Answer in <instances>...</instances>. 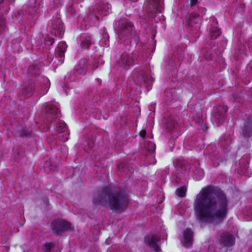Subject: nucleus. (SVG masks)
<instances>
[{
    "mask_svg": "<svg viewBox=\"0 0 252 252\" xmlns=\"http://www.w3.org/2000/svg\"><path fill=\"white\" fill-rule=\"evenodd\" d=\"M198 17V15L196 13H192L189 15L188 18L189 24L190 26H191L194 23H196V22H194V20H195Z\"/></svg>",
    "mask_w": 252,
    "mask_h": 252,
    "instance_id": "nucleus-29",
    "label": "nucleus"
},
{
    "mask_svg": "<svg viewBox=\"0 0 252 252\" xmlns=\"http://www.w3.org/2000/svg\"><path fill=\"white\" fill-rule=\"evenodd\" d=\"M98 1L91 8V16H94L96 20H99L100 17L106 15L109 13L111 6L103 0H96Z\"/></svg>",
    "mask_w": 252,
    "mask_h": 252,
    "instance_id": "nucleus-4",
    "label": "nucleus"
},
{
    "mask_svg": "<svg viewBox=\"0 0 252 252\" xmlns=\"http://www.w3.org/2000/svg\"><path fill=\"white\" fill-rule=\"evenodd\" d=\"M66 48V45L65 44H61L56 50V54L60 58L63 57Z\"/></svg>",
    "mask_w": 252,
    "mask_h": 252,
    "instance_id": "nucleus-20",
    "label": "nucleus"
},
{
    "mask_svg": "<svg viewBox=\"0 0 252 252\" xmlns=\"http://www.w3.org/2000/svg\"><path fill=\"white\" fill-rule=\"evenodd\" d=\"M32 87H28L25 89L23 93L25 94L26 97H30L32 95Z\"/></svg>",
    "mask_w": 252,
    "mask_h": 252,
    "instance_id": "nucleus-31",
    "label": "nucleus"
},
{
    "mask_svg": "<svg viewBox=\"0 0 252 252\" xmlns=\"http://www.w3.org/2000/svg\"><path fill=\"white\" fill-rule=\"evenodd\" d=\"M194 119V120L197 122V123H199L201 121L200 119V118H197L196 119H195V118Z\"/></svg>",
    "mask_w": 252,
    "mask_h": 252,
    "instance_id": "nucleus-38",
    "label": "nucleus"
},
{
    "mask_svg": "<svg viewBox=\"0 0 252 252\" xmlns=\"http://www.w3.org/2000/svg\"><path fill=\"white\" fill-rule=\"evenodd\" d=\"M88 60L82 58L80 59L74 66L73 73L75 76L84 75L88 70Z\"/></svg>",
    "mask_w": 252,
    "mask_h": 252,
    "instance_id": "nucleus-10",
    "label": "nucleus"
},
{
    "mask_svg": "<svg viewBox=\"0 0 252 252\" xmlns=\"http://www.w3.org/2000/svg\"><path fill=\"white\" fill-rule=\"evenodd\" d=\"M92 44L91 38L90 37H85L81 42V47L84 49H88L89 48Z\"/></svg>",
    "mask_w": 252,
    "mask_h": 252,
    "instance_id": "nucleus-21",
    "label": "nucleus"
},
{
    "mask_svg": "<svg viewBox=\"0 0 252 252\" xmlns=\"http://www.w3.org/2000/svg\"><path fill=\"white\" fill-rule=\"evenodd\" d=\"M47 92V90H46L45 91H44L43 93H42V95H44Z\"/></svg>",
    "mask_w": 252,
    "mask_h": 252,
    "instance_id": "nucleus-39",
    "label": "nucleus"
},
{
    "mask_svg": "<svg viewBox=\"0 0 252 252\" xmlns=\"http://www.w3.org/2000/svg\"><path fill=\"white\" fill-rule=\"evenodd\" d=\"M220 242L221 245L224 246H231L234 244L235 239L233 236L230 233L228 232H223L220 235Z\"/></svg>",
    "mask_w": 252,
    "mask_h": 252,
    "instance_id": "nucleus-13",
    "label": "nucleus"
},
{
    "mask_svg": "<svg viewBox=\"0 0 252 252\" xmlns=\"http://www.w3.org/2000/svg\"><path fill=\"white\" fill-rule=\"evenodd\" d=\"M66 129V124L63 122H60L56 126V130L60 133L63 132Z\"/></svg>",
    "mask_w": 252,
    "mask_h": 252,
    "instance_id": "nucleus-27",
    "label": "nucleus"
},
{
    "mask_svg": "<svg viewBox=\"0 0 252 252\" xmlns=\"http://www.w3.org/2000/svg\"><path fill=\"white\" fill-rule=\"evenodd\" d=\"M5 28V20L1 15H0V33L4 30Z\"/></svg>",
    "mask_w": 252,
    "mask_h": 252,
    "instance_id": "nucleus-30",
    "label": "nucleus"
},
{
    "mask_svg": "<svg viewBox=\"0 0 252 252\" xmlns=\"http://www.w3.org/2000/svg\"><path fill=\"white\" fill-rule=\"evenodd\" d=\"M228 201L220 189L207 186L196 195L193 208L196 219L201 223L221 222L228 212Z\"/></svg>",
    "mask_w": 252,
    "mask_h": 252,
    "instance_id": "nucleus-1",
    "label": "nucleus"
},
{
    "mask_svg": "<svg viewBox=\"0 0 252 252\" xmlns=\"http://www.w3.org/2000/svg\"><path fill=\"white\" fill-rule=\"evenodd\" d=\"M124 168V164L123 163H120L118 165V169L121 171V169H123Z\"/></svg>",
    "mask_w": 252,
    "mask_h": 252,
    "instance_id": "nucleus-35",
    "label": "nucleus"
},
{
    "mask_svg": "<svg viewBox=\"0 0 252 252\" xmlns=\"http://www.w3.org/2000/svg\"><path fill=\"white\" fill-rule=\"evenodd\" d=\"M175 167L177 171L184 176L189 174V167L186 162L178 160L175 164Z\"/></svg>",
    "mask_w": 252,
    "mask_h": 252,
    "instance_id": "nucleus-14",
    "label": "nucleus"
},
{
    "mask_svg": "<svg viewBox=\"0 0 252 252\" xmlns=\"http://www.w3.org/2000/svg\"><path fill=\"white\" fill-rule=\"evenodd\" d=\"M227 107L224 105L217 106L212 114V120L217 126L222 124L226 118Z\"/></svg>",
    "mask_w": 252,
    "mask_h": 252,
    "instance_id": "nucleus-6",
    "label": "nucleus"
},
{
    "mask_svg": "<svg viewBox=\"0 0 252 252\" xmlns=\"http://www.w3.org/2000/svg\"><path fill=\"white\" fill-rule=\"evenodd\" d=\"M243 134L245 137H250L252 136V118L248 119L244 124Z\"/></svg>",
    "mask_w": 252,
    "mask_h": 252,
    "instance_id": "nucleus-17",
    "label": "nucleus"
},
{
    "mask_svg": "<svg viewBox=\"0 0 252 252\" xmlns=\"http://www.w3.org/2000/svg\"><path fill=\"white\" fill-rule=\"evenodd\" d=\"M93 202L97 206L109 204L112 211L121 213L127 207L128 198L125 189L112 190L108 187H104L94 195Z\"/></svg>",
    "mask_w": 252,
    "mask_h": 252,
    "instance_id": "nucleus-2",
    "label": "nucleus"
},
{
    "mask_svg": "<svg viewBox=\"0 0 252 252\" xmlns=\"http://www.w3.org/2000/svg\"><path fill=\"white\" fill-rule=\"evenodd\" d=\"M98 67V63L97 62H94V63L90 66V68L94 70L95 69Z\"/></svg>",
    "mask_w": 252,
    "mask_h": 252,
    "instance_id": "nucleus-33",
    "label": "nucleus"
},
{
    "mask_svg": "<svg viewBox=\"0 0 252 252\" xmlns=\"http://www.w3.org/2000/svg\"><path fill=\"white\" fill-rule=\"evenodd\" d=\"M145 7L148 12L155 13L161 11L162 3L160 0H146Z\"/></svg>",
    "mask_w": 252,
    "mask_h": 252,
    "instance_id": "nucleus-11",
    "label": "nucleus"
},
{
    "mask_svg": "<svg viewBox=\"0 0 252 252\" xmlns=\"http://www.w3.org/2000/svg\"><path fill=\"white\" fill-rule=\"evenodd\" d=\"M145 242L150 248H153L156 252H159L160 238L157 235H147L145 237Z\"/></svg>",
    "mask_w": 252,
    "mask_h": 252,
    "instance_id": "nucleus-12",
    "label": "nucleus"
},
{
    "mask_svg": "<svg viewBox=\"0 0 252 252\" xmlns=\"http://www.w3.org/2000/svg\"><path fill=\"white\" fill-rule=\"evenodd\" d=\"M118 34L120 40H126L129 37L134 31L132 23L126 19H121L118 22Z\"/></svg>",
    "mask_w": 252,
    "mask_h": 252,
    "instance_id": "nucleus-3",
    "label": "nucleus"
},
{
    "mask_svg": "<svg viewBox=\"0 0 252 252\" xmlns=\"http://www.w3.org/2000/svg\"><path fill=\"white\" fill-rule=\"evenodd\" d=\"M214 21L215 22H216V23H217V20H216V19H214Z\"/></svg>",
    "mask_w": 252,
    "mask_h": 252,
    "instance_id": "nucleus-41",
    "label": "nucleus"
},
{
    "mask_svg": "<svg viewBox=\"0 0 252 252\" xmlns=\"http://www.w3.org/2000/svg\"><path fill=\"white\" fill-rule=\"evenodd\" d=\"M46 112L47 115H49L48 118V121H51L52 122V120H50L49 118V115L55 116L54 119H55V121H57L59 118V114L58 113V108L56 106H53L52 105H49L47 106L46 108Z\"/></svg>",
    "mask_w": 252,
    "mask_h": 252,
    "instance_id": "nucleus-16",
    "label": "nucleus"
},
{
    "mask_svg": "<svg viewBox=\"0 0 252 252\" xmlns=\"http://www.w3.org/2000/svg\"><path fill=\"white\" fill-rule=\"evenodd\" d=\"M145 148L150 152H153L156 149V145L152 142H147L145 144Z\"/></svg>",
    "mask_w": 252,
    "mask_h": 252,
    "instance_id": "nucleus-28",
    "label": "nucleus"
},
{
    "mask_svg": "<svg viewBox=\"0 0 252 252\" xmlns=\"http://www.w3.org/2000/svg\"><path fill=\"white\" fill-rule=\"evenodd\" d=\"M220 29L216 27H213L210 30L209 36L212 39H216L218 36L221 34Z\"/></svg>",
    "mask_w": 252,
    "mask_h": 252,
    "instance_id": "nucleus-18",
    "label": "nucleus"
},
{
    "mask_svg": "<svg viewBox=\"0 0 252 252\" xmlns=\"http://www.w3.org/2000/svg\"><path fill=\"white\" fill-rule=\"evenodd\" d=\"M146 131L145 130H141L139 133L140 136L142 137V138H144L145 137V136L146 135Z\"/></svg>",
    "mask_w": 252,
    "mask_h": 252,
    "instance_id": "nucleus-34",
    "label": "nucleus"
},
{
    "mask_svg": "<svg viewBox=\"0 0 252 252\" xmlns=\"http://www.w3.org/2000/svg\"><path fill=\"white\" fill-rule=\"evenodd\" d=\"M198 0H190V6H194L197 2Z\"/></svg>",
    "mask_w": 252,
    "mask_h": 252,
    "instance_id": "nucleus-36",
    "label": "nucleus"
},
{
    "mask_svg": "<svg viewBox=\"0 0 252 252\" xmlns=\"http://www.w3.org/2000/svg\"><path fill=\"white\" fill-rule=\"evenodd\" d=\"M32 132L30 128H23L19 130V135L21 137L29 136Z\"/></svg>",
    "mask_w": 252,
    "mask_h": 252,
    "instance_id": "nucleus-26",
    "label": "nucleus"
},
{
    "mask_svg": "<svg viewBox=\"0 0 252 252\" xmlns=\"http://www.w3.org/2000/svg\"><path fill=\"white\" fill-rule=\"evenodd\" d=\"M28 71L30 73L33 75H37L39 72L38 66L36 65H32L29 66Z\"/></svg>",
    "mask_w": 252,
    "mask_h": 252,
    "instance_id": "nucleus-25",
    "label": "nucleus"
},
{
    "mask_svg": "<svg viewBox=\"0 0 252 252\" xmlns=\"http://www.w3.org/2000/svg\"><path fill=\"white\" fill-rule=\"evenodd\" d=\"M53 2L56 6H59L62 4L63 0H53Z\"/></svg>",
    "mask_w": 252,
    "mask_h": 252,
    "instance_id": "nucleus-32",
    "label": "nucleus"
},
{
    "mask_svg": "<svg viewBox=\"0 0 252 252\" xmlns=\"http://www.w3.org/2000/svg\"><path fill=\"white\" fill-rule=\"evenodd\" d=\"M49 42H50V43L49 44L50 45H52L53 43H54V39L53 38H50L49 40Z\"/></svg>",
    "mask_w": 252,
    "mask_h": 252,
    "instance_id": "nucleus-37",
    "label": "nucleus"
},
{
    "mask_svg": "<svg viewBox=\"0 0 252 252\" xmlns=\"http://www.w3.org/2000/svg\"><path fill=\"white\" fill-rule=\"evenodd\" d=\"M55 246V242L45 243L44 245L45 252H51Z\"/></svg>",
    "mask_w": 252,
    "mask_h": 252,
    "instance_id": "nucleus-23",
    "label": "nucleus"
},
{
    "mask_svg": "<svg viewBox=\"0 0 252 252\" xmlns=\"http://www.w3.org/2000/svg\"><path fill=\"white\" fill-rule=\"evenodd\" d=\"M177 125V122L172 118H169L166 122V126L169 131L175 128Z\"/></svg>",
    "mask_w": 252,
    "mask_h": 252,
    "instance_id": "nucleus-22",
    "label": "nucleus"
},
{
    "mask_svg": "<svg viewBox=\"0 0 252 252\" xmlns=\"http://www.w3.org/2000/svg\"><path fill=\"white\" fill-rule=\"evenodd\" d=\"M52 30L51 32L56 36L62 37L64 29L61 19L58 18L53 19L48 24Z\"/></svg>",
    "mask_w": 252,
    "mask_h": 252,
    "instance_id": "nucleus-9",
    "label": "nucleus"
},
{
    "mask_svg": "<svg viewBox=\"0 0 252 252\" xmlns=\"http://www.w3.org/2000/svg\"><path fill=\"white\" fill-rule=\"evenodd\" d=\"M187 191V188L185 187H182L180 188H178L176 190V193L177 195L179 197H183L186 195Z\"/></svg>",
    "mask_w": 252,
    "mask_h": 252,
    "instance_id": "nucleus-24",
    "label": "nucleus"
},
{
    "mask_svg": "<svg viewBox=\"0 0 252 252\" xmlns=\"http://www.w3.org/2000/svg\"><path fill=\"white\" fill-rule=\"evenodd\" d=\"M133 81L136 85L142 87L147 84L151 85L152 78L149 73L142 70L136 69L132 73Z\"/></svg>",
    "mask_w": 252,
    "mask_h": 252,
    "instance_id": "nucleus-5",
    "label": "nucleus"
},
{
    "mask_svg": "<svg viewBox=\"0 0 252 252\" xmlns=\"http://www.w3.org/2000/svg\"><path fill=\"white\" fill-rule=\"evenodd\" d=\"M133 62V53L132 51L129 50L122 53L117 60V64L125 69L132 65Z\"/></svg>",
    "mask_w": 252,
    "mask_h": 252,
    "instance_id": "nucleus-7",
    "label": "nucleus"
},
{
    "mask_svg": "<svg viewBox=\"0 0 252 252\" xmlns=\"http://www.w3.org/2000/svg\"><path fill=\"white\" fill-rule=\"evenodd\" d=\"M130 0L132 1V2H134V1H137V0Z\"/></svg>",
    "mask_w": 252,
    "mask_h": 252,
    "instance_id": "nucleus-40",
    "label": "nucleus"
},
{
    "mask_svg": "<svg viewBox=\"0 0 252 252\" xmlns=\"http://www.w3.org/2000/svg\"><path fill=\"white\" fill-rule=\"evenodd\" d=\"M71 229V224L63 220H56L52 223V229L57 235H61L63 232Z\"/></svg>",
    "mask_w": 252,
    "mask_h": 252,
    "instance_id": "nucleus-8",
    "label": "nucleus"
},
{
    "mask_svg": "<svg viewBox=\"0 0 252 252\" xmlns=\"http://www.w3.org/2000/svg\"><path fill=\"white\" fill-rule=\"evenodd\" d=\"M44 168L47 172L54 171L56 170V165L53 163L51 160H47L45 162Z\"/></svg>",
    "mask_w": 252,
    "mask_h": 252,
    "instance_id": "nucleus-19",
    "label": "nucleus"
},
{
    "mask_svg": "<svg viewBox=\"0 0 252 252\" xmlns=\"http://www.w3.org/2000/svg\"><path fill=\"white\" fill-rule=\"evenodd\" d=\"M244 53L245 54V55L246 56L247 55L246 53L244 52Z\"/></svg>",
    "mask_w": 252,
    "mask_h": 252,
    "instance_id": "nucleus-43",
    "label": "nucleus"
},
{
    "mask_svg": "<svg viewBox=\"0 0 252 252\" xmlns=\"http://www.w3.org/2000/svg\"><path fill=\"white\" fill-rule=\"evenodd\" d=\"M2 2H3V1H2H2H1L0 2V3H2Z\"/></svg>",
    "mask_w": 252,
    "mask_h": 252,
    "instance_id": "nucleus-42",
    "label": "nucleus"
},
{
    "mask_svg": "<svg viewBox=\"0 0 252 252\" xmlns=\"http://www.w3.org/2000/svg\"><path fill=\"white\" fill-rule=\"evenodd\" d=\"M184 240L183 245L187 248H190L192 244L193 233L189 229H186L184 232Z\"/></svg>",
    "mask_w": 252,
    "mask_h": 252,
    "instance_id": "nucleus-15",
    "label": "nucleus"
}]
</instances>
